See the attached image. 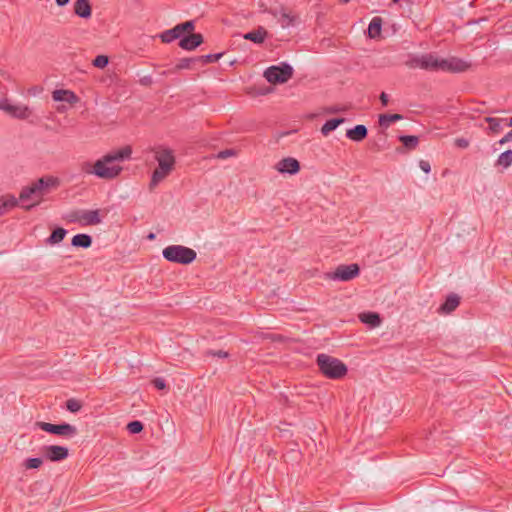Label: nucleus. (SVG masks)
Here are the masks:
<instances>
[{
  "instance_id": "14",
  "label": "nucleus",
  "mask_w": 512,
  "mask_h": 512,
  "mask_svg": "<svg viewBox=\"0 0 512 512\" xmlns=\"http://www.w3.org/2000/svg\"><path fill=\"white\" fill-rule=\"evenodd\" d=\"M204 42V37L200 33H194L193 31L190 33H186L180 39L178 45L180 48L192 51L199 47Z\"/></svg>"
},
{
  "instance_id": "55",
  "label": "nucleus",
  "mask_w": 512,
  "mask_h": 512,
  "mask_svg": "<svg viewBox=\"0 0 512 512\" xmlns=\"http://www.w3.org/2000/svg\"><path fill=\"white\" fill-rule=\"evenodd\" d=\"M400 1H401V0H392V2H393L394 4H397V3H399Z\"/></svg>"
},
{
  "instance_id": "16",
  "label": "nucleus",
  "mask_w": 512,
  "mask_h": 512,
  "mask_svg": "<svg viewBox=\"0 0 512 512\" xmlns=\"http://www.w3.org/2000/svg\"><path fill=\"white\" fill-rule=\"evenodd\" d=\"M270 13L274 17L278 18V22L280 23L282 28L294 26L298 20V17L296 15L287 12L284 8H281L279 11H271Z\"/></svg>"
},
{
  "instance_id": "29",
  "label": "nucleus",
  "mask_w": 512,
  "mask_h": 512,
  "mask_svg": "<svg viewBox=\"0 0 512 512\" xmlns=\"http://www.w3.org/2000/svg\"><path fill=\"white\" fill-rule=\"evenodd\" d=\"M345 122V118H333L327 120L321 127V133L327 136L330 132L334 131L340 124Z\"/></svg>"
},
{
  "instance_id": "26",
  "label": "nucleus",
  "mask_w": 512,
  "mask_h": 512,
  "mask_svg": "<svg viewBox=\"0 0 512 512\" xmlns=\"http://www.w3.org/2000/svg\"><path fill=\"white\" fill-rule=\"evenodd\" d=\"M505 118L486 117L485 122L488 123L487 134L495 135L502 131V122H505Z\"/></svg>"
},
{
  "instance_id": "50",
  "label": "nucleus",
  "mask_w": 512,
  "mask_h": 512,
  "mask_svg": "<svg viewBox=\"0 0 512 512\" xmlns=\"http://www.w3.org/2000/svg\"><path fill=\"white\" fill-rule=\"evenodd\" d=\"M142 83H151V80L144 79V80H142Z\"/></svg>"
},
{
  "instance_id": "6",
  "label": "nucleus",
  "mask_w": 512,
  "mask_h": 512,
  "mask_svg": "<svg viewBox=\"0 0 512 512\" xmlns=\"http://www.w3.org/2000/svg\"><path fill=\"white\" fill-rule=\"evenodd\" d=\"M405 65L411 69L420 68L427 71H442V58L432 53L411 56Z\"/></svg>"
},
{
  "instance_id": "54",
  "label": "nucleus",
  "mask_w": 512,
  "mask_h": 512,
  "mask_svg": "<svg viewBox=\"0 0 512 512\" xmlns=\"http://www.w3.org/2000/svg\"><path fill=\"white\" fill-rule=\"evenodd\" d=\"M149 239H153L154 238V234L151 233L149 236H148Z\"/></svg>"
},
{
  "instance_id": "52",
  "label": "nucleus",
  "mask_w": 512,
  "mask_h": 512,
  "mask_svg": "<svg viewBox=\"0 0 512 512\" xmlns=\"http://www.w3.org/2000/svg\"><path fill=\"white\" fill-rule=\"evenodd\" d=\"M142 83H151V80L144 79V80H142Z\"/></svg>"
},
{
  "instance_id": "33",
  "label": "nucleus",
  "mask_w": 512,
  "mask_h": 512,
  "mask_svg": "<svg viewBox=\"0 0 512 512\" xmlns=\"http://www.w3.org/2000/svg\"><path fill=\"white\" fill-rule=\"evenodd\" d=\"M196 62H198L197 57L182 58L178 61V63L171 70H169V72L175 73L179 70L190 69L191 65Z\"/></svg>"
},
{
  "instance_id": "47",
  "label": "nucleus",
  "mask_w": 512,
  "mask_h": 512,
  "mask_svg": "<svg viewBox=\"0 0 512 512\" xmlns=\"http://www.w3.org/2000/svg\"><path fill=\"white\" fill-rule=\"evenodd\" d=\"M56 4L60 7H63L69 3L70 0H55Z\"/></svg>"
},
{
  "instance_id": "24",
  "label": "nucleus",
  "mask_w": 512,
  "mask_h": 512,
  "mask_svg": "<svg viewBox=\"0 0 512 512\" xmlns=\"http://www.w3.org/2000/svg\"><path fill=\"white\" fill-rule=\"evenodd\" d=\"M358 318L370 328L378 327L381 324V317L376 312H363L358 315Z\"/></svg>"
},
{
  "instance_id": "21",
  "label": "nucleus",
  "mask_w": 512,
  "mask_h": 512,
  "mask_svg": "<svg viewBox=\"0 0 512 512\" xmlns=\"http://www.w3.org/2000/svg\"><path fill=\"white\" fill-rule=\"evenodd\" d=\"M101 223L99 210H82L80 224L83 226L98 225Z\"/></svg>"
},
{
  "instance_id": "23",
  "label": "nucleus",
  "mask_w": 512,
  "mask_h": 512,
  "mask_svg": "<svg viewBox=\"0 0 512 512\" xmlns=\"http://www.w3.org/2000/svg\"><path fill=\"white\" fill-rule=\"evenodd\" d=\"M52 98L54 101H64L70 104H74L78 100V97L74 92L64 89H57L53 91Z\"/></svg>"
},
{
  "instance_id": "40",
  "label": "nucleus",
  "mask_w": 512,
  "mask_h": 512,
  "mask_svg": "<svg viewBox=\"0 0 512 512\" xmlns=\"http://www.w3.org/2000/svg\"><path fill=\"white\" fill-rule=\"evenodd\" d=\"M235 155H236V151L234 149H225V150L220 151L216 157L218 159H227V158L235 156Z\"/></svg>"
},
{
  "instance_id": "13",
  "label": "nucleus",
  "mask_w": 512,
  "mask_h": 512,
  "mask_svg": "<svg viewBox=\"0 0 512 512\" xmlns=\"http://www.w3.org/2000/svg\"><path fill=\"white\" fill-rule=\"evenodd\" d=\"M42 452L44 457L52 462L62 461L69 455L68 449L59 445L44 446Z\"/></svg>"
},
{
  "instance_id": "44",
  "label": "nucleus",
  "mask_w": 512,
  "mask_h": 512,
  "mask_svg": "<svg viewBox=\"0 0 512 512\" xmlns=\"http://www.w3.org/2000/svg\"><path fill=\"white\" fill-rule=\"evenodd\" d=\"M419 167L425 173H429L431 171V166H430V163L428 161L421 160L419 162Z\"/></svg>"
},
{
  "instance_id": "4",
  "label": "nucleus",
  "mask_w": 512,
  "mask_h": 512,
  "mask_svg": "<svg viewBox=\"0 0 512 512\" xmlns=\"http://www.w3.org/2000/svg\"><path fill=\"white\" fill-rule=\"evenodd\" d=\"M316 363L319 371L329 379H341L348 372L344 362L324 353L317 356Z\"/></svg>"
},
{
  "instance_id": "11",
  "label": "nucleus",
  "mask_w": 512,
  "mask_h": 512,
  "mask_svg": "<svg viewBox=\"0 0 512 512\" xmlns=\"http://www.w3.org/2000/svg\"><path fill=\"white\" fill-rule=\"evenodd\" d=\"M0 109L11 117L20 120H26L32 115V111L27 105L12 104L7 98L0 100Z\"/></svg>"
},
{
  "instance_id": "41",
  "label": "nucleus",
  "mask_w": 512,
  "mask_h": 512,
  "mask_svg": "<svg viewBox=\"0 0 512 512\" xmlns=\"http://www.w3.org/2000/svg\"><path fill=\"white\" fill-rule=\"evenodd\" d=\"M206 355L213 356V357H219V358H227L229 354H228V352L223 351V350H218V351L209 350L206 352Z\"/></svg>"
},
{
  "instance_id": "5",
  "label": "nucleus",
  "mask_w": 512,
  "mask_h": 512,
  "mask_svg": "<svg viewBox=\"0 0 512 512\" xmlns=\"http://www.w3.org/2000/svg\"><path fill=\"white\" fill-rule=\"evenodd\" d=\"M162 255L167 261L182 265L192 263L197 257L195 250L182 245L167 246L163 249Z\"/></svg>"
},
{
  "instance_id": "46",
  "label": "nucleus",
  "mask_w": 512,
  "mask_h": 512,
  "mask_svg": "<svg viewBox=\"0 0 512 512\" xmlns=\"http://www.w3.org/2000/svg\"><path fill=\"white\" fill-rule=\"evenodd\" d=\"M380 101H381L383 106H387L388 105L389 99H388V95L385 92H382L380 94Z\"/></svg>"
},
{
  "instance_id": "1",
  "label": "nucleus",
  "mask_w": 512,
  "mask_h": 512,
  "mask_svg": "<svg viewBox=\"0 0 512 512\" xmlns=\"http://www.w3.org/2000/svg\"><path fill=\"white\" fill-rule=\"evenodd\" d=\"M132 154L130 146H125L116 151L107 153L102 158L98 159L94 164L84 162L82 164V171L86 174H93L98 178L111 180L116 178L122 171V167L114 165V162H122L129 159Z\"/></svg>"
},
{
  "instance_id": "7",
  "label": "nucleus",
  "mask_w": 512,
  "mask_h": 512,
  "mask_svg": "<svg viewBox=\"0 0 512 512\" xmlns=\"http://www.w3.org/2000/svg\"><path fill=\"white\" fill-rule=\"evenodd\" d=\"M293 76V68L287 64L273 65L264 72V77L271 84L286 83Z\"/></svg>"
},
{
  "instance_id": "2",
  "label": "nucleus",
  "mask_w": 512,
  "mask_h": 512,
  "mask_svg": "<svg viewBox=\"0 0 512 512\" xmlns=\"http://www.w3.org/2000/svg\"><path fill=\"white\" fill-rule=\"evenodd\" d=\"M59 186L60 180L58 177L43 176L21 189L18 202H21V207L24 210L30 211L41 203L46 194Z\"/></svg>"
},
{
  "instance_id": "32",
  "label": "nucleus",
  "mask_w": 512,
  "mask_h": 512,
  "mask_svg": "<svg viewBox=\"0 0 512 512\" xmlns=\"http://www.w3.org/2000/svg\"><path fill=\"white\" fill-rule=\"evenodd\" d=\"M512 165V150L501 153L495 162V166L507 169Z\"/></svg>"
},
{
  "instance_id": "8",
  "label": "nucleus",
  "mask_w": 512,
  "mask_h": 512,
  "mask_svg": "<svg viewBox=\"0 0 512 512\" xmlns=\"http://www.w3.org/2000/svg\"><path fill=\"white\" fill-rule=\"evenodd\" d=\"M195 29V23L193 20L185 21L182 23L177 24L171 29L163 31L159 38L163 43H171L176 39H181L182 36L186 33H190L194 31Z\"/></svg>"
},
{
  "instance_id": "17",
  "label": "nucleus",
  "mask_w": 512,
  "mask_h": 512,
  "mask_svg": "<svg viewBox=\"0 0 512 512\" xmlns=\"http://www.w3.org/2000/svg\"><path fill=\"white\" fill-rule=\"evenodd\" d=\"M460 296L456 293L447 295L444 303L438 308L439 314H449L453 312L460 304Z\"/></svg>"
},
{
  "instance_id": "19",
  "label": "nucleus",
  "mask_w": 512,
  "mask_h": 512,
  "mask_svg": "<svg viewBox=\"0 0 512 512\" xmlns=\"http://www.w3.org/2000/svg\"><path fill=\"white\" fill-rule=\"evenodd\" d=\"M268 36V31L263 26L243 34L245 40H249L255 44H262Z\"/></svg>"
},
{
  "instance_id": "15",
  "label": "nucleus",
  "mask_w": 512,
  "mask_h": 512,
  "mask_svg": "<svg viewBox=\"0 0 512 512\" xmlns=\"http://www.w3.org/2000/svg\"><path fill=\"white\" fill-rule=\"evenodd\" d=\"M275 169L282 174L294 175L300 171V163L293 157H286L276 164Z\"/></svg>"
},
{
  "instance_id": "22",
  "label": "nucleus",
  "mask_w": 512,
  "mask_h": 512,
  "mask_svg": "<svg viewBox=\"0 0 512 512\" xmlns=\"http://www.w3.org/2000/svg\"><path fill=\"white\" fill-rule=\"evenodd\" d=\"M368 135V130L365 125L358 124L355 127L346 131V137L352 141L360 142Z\"/></svg>"
},
{
  "instance_id": "36",
  "label": "nucleus",
  "mask_w": 512,
  "mask_h": 512,
  "mask_svg": "<svg viewBox=\"0 0 512 512\" xmlns=\"http://www.w3.org/2000/svg\"><path fill=\"white\" fill-rule=\"evenodd\" d=\"M143 428H144L143 423L138 420L131 421L127 424V430L131 434H138L143 430Z\"/></svg>"
},
{
  "instance_id": "37",
  "label": "nucleus",
  "mask_w": 512,
  "mask_h": 512,
  "mask_svg": "<svg viewBox=\"0 0 512 512\" xmlns=\"http://www.w3.org/2000/svg\"><path fill=\"white\" fill-rule=\"evenodd\" d=\"M109 63V59L106 55H98L94 58L92 61L93 66L103 69L105 68Z\"/></svg>"
},
{
  "instance_id": "12",
  "label": "nucleus",
  "mask_w": 512,
  "mask_h": 512,
  "mask_svg": "<svg viewBox=\"0 0 512 512\" xmlns=\"http://www.w3.org/2000/svg\"><path fill=\"white\" fill-rule=\"evenodd\" d=\"M470 63L457 57L442 59V71L450 73H460L470 68Z\"/></svg>"
},
{
  "instance_id": "25",
  "label": "nucleus",
  "mask_w": 512,
  "mask_h": 512,
  "mask_svg": "<svg viewBox=\"0 0 512 512\" xmlns=\"http://www.w3.org/2000/svg\"><path fill=\"white\" fill-rule=\"evenodd\" d=\"M18 199L11 194H6L0 198V216L4 215L10 209L18 206Z\"/></svg>"
},
{
  "instance_id": "53",
  "label": "nucleus",
  "mask_w": 512,
  "mask_h": 512,
  "mask_svg": "<svg viewBox=\"0 0 512 512\" xmlns=\"http://www.w3.org/2000/svg\"><path fill=\"white\" fill-rule=\"evenodd\" d=\"M340 1H341V3H343V4H346V3H348V2H349V0H340Z\"/></svg>"
},
{
  "instance_id": "38",
  "label": "nucleus",
  "mask_w": 512,
  "mask_h": 512,
  "mask_svg": "<svg viewBox=\"0 0 512 512\" xmlns=\"http://www.w3.org/2000/svg\"><path fill=\"white\" fill-rule=\"evenodd\" d=\"M43 464V460L41 458H28L24 462V466L26 469H37Z\"/></svg>"
},
{
  "instance_id": "49",
  "label": "nucleus",
  "mask_w": 512,
  "mask_h": 512,
  "mask_svg": "<svg viewBox=\"0 0 512 512\" xmlns=\"http://www.w3.org/2000/svg\"><path fill=\"white\" fill-rule=\"evenodd\" d=\"M505 123H506V125L512 127V117L509 119H506Z\"/></svg>"
},
{
  "instance_id": "43",
  "label": "nucleus",
  "mask_w": 512,
  "mask_h": 512,
  "mask_svg": "<svg viewBox=\"0 0 512 512\" xmlns=\"http://www.w3.org/2000/svg\"><path fill=\"white\" fill-rule=\"evenodd\" d=\"M512 141V129L507 132L499 141H498V144L499 145H504L508 142H511Z\"/></svg>"
},
{
  "instance_id": "9",
  "label": "nucleus",
  "mask_w": 512,
  "mask_h": 512,
  "mask_svg": "<svg viewBox=\"0 0 512 512\" xmlns=\"http://www.w3.org/2000/svg\"><path fill=\"white\" fill-rule=\"evenodd\" d=\"M360 273V267L357 263L341 264L333 272L325 274L326 279L349 281L357 277Z\"/></svg>"
},
{
  "instance_id": "27",
  "label": "nucleus",
  "mask_w": 512,
  "mask_h": 512,
  "mask_svg": "<svg viewBox=\"0 0 512 512\" xmlns=\"http://www.w3.org/2000/svg\"><path fill=\"white\" fill-rule=\"evenodd\" d=\"M382 29V19L381 17L372 18L369 26H368V36L371 39H376L380 37Z\"/></svg>"
},
{
  "instance_id": "34",
  "label": "nucleus",
  "mask_w": 512,
  "mask_h": 512,
  "mask_svg": "<svg viewBox=\"0 0 512 512\" xmlns=\"http://www.w3.org/2000/svg\"><path fill=\"white\" fill-rule=\"evenodd\" d=\"M224 55L223 52L216 53V54H207L203 56H197V61L202 63L203 65L215 63L217 62L222 56Z\"/></svg>"
},
{
  "instance_id": "42",
  "label": "nucleus",
  "mask_w": 512,
  "mask_h": 512,
  "mask_svg": "<svg viewBox=\"0 0 512 512\" xmlns=\"http://www.w3.org/2000/svg\"><path fill=\"white\" fill-rule=\"evenodd\" d=\"M152 384L154 385V387L158 390H163L166 388V382L164 379L162 378H155L152 380Z\"/></svg>"
},
{
  "instance_id": "45",
  "label": "nucleus",
  "mask_w": 512,
  "mask_h": 512,
  "mask_svg": "<svg viewBox=\"0 0 512 512\" xmlns=\"http://www.w3.org/2000/svg\"><path fill=\"white\" fill-rule=\"evenodd\" d=\"M457 147L459 148H467L469 146V141L465 138H458L455 141Z\"/></svg>"
},
{
  "instance_id": "30",
  "label": "nucleus",
  "mask_w": 512,
  "mask_h": 512,
  "mask_svg": "<svg viewBox=\"0 0 512 512\" xmlns=\"http://www.w3.org/2000/svg\"><path fill=\"white\" fill-rule=\"evenodd\" d=\"M403 119L401 114H381L379 115L378 123L382 128H388L391 123Z\"/></svg>"
},
{
  "instance_id": "18",
  "label": "nucleus",
  "mask_w": 512,
  "mask_h": 512,
  "mask_svg": "<svg viewBox=\"0 0 512 512\" xmlns=\"http://www.w3.org/2000/svg\"><path fill=\"white\" fill-rule=\"evenodd\" d=\"M398 139L402 143V146L396 149L399 153L415 150L419 144V137L414 135H401Z\"/></svg>"
},
{
  "instance_id": "35",
  "label": "nucleus",
  "mask_w": 512,
  "mask_h": 512,
  "mask_svg": "<svg viewBox=\"0 0 512 512\" xmlns=\"http://www.w3.org/2000/svg\"><path fill=\"white\" fill-rule=\"evenodd\" d=\"M66 408L67 410H69L70 412L72 413H76L78 411L81 410L82 408V403L81 401L75 399V398H70L66 401Z\"/></svg>"
},
{
  "instance_id": "48",
  "label": "nucleus",
  "mask_w": 512,
  "mask_h": 512,
  "mask_svg": "<svg viewBox=\"0 0 512 512\" xmlns=\"http://www.w3.org/2000/svg\"><path fill=\"white\" fill-rule=\"evenodd\" d=\"M339 111H340V109L336 108V107H331V108L328 109L329 113H336V112H339Z\"/></svg>"
},
{
  "instance_id": "51",
  "label": "nucleus",
  "mask_w": 512,
  "mask_h": 512,
  "mask_svg": "<svg viewBox=\"0 0 512 512\" xmlns=\"http://www.w3.org/2000/svg\"><path fill=\"white\" fill-rule=\"evenodd\" d=\"M142 83H151V80L144 79V80H142Z\"/></svg>"
},
{
  "instance_id": "39",
  "label": "nucleus",
  "mask_w": 512,
  "mask_h": 512,
  "mask_svg": "<svg viewBox=\"0 0 512 512\" xmlns=\"http://www.w3.org/2000/svg\"><path fill=\"white\" fill-rule=\"evenodd\" d=\"M82 215V210H73L69 212L66 216L67 221L71 223H80V216Z\"/></svg>"
},
{
  "instance_id": "28",
  "label": "nucleus",
  "mask_w": 512,
  "mask_h": 512,
  "mask_svg": "<svg viewBox=\"0 0 512 512\" xmlns=\"http://www.w3.org/2000/svg\"><path fill=\"white\" fill-rule=\"evenodd\" d=\"M72 246L89 248L92 245V237L88 234H76L71 241Z\"/></svg>"
},
{
  "instance_id": "10",
  "label": "nucleus",
  "mask_w": 512,
  "mask_h": 512,
  "mask_svg": "<svg viewBox=\"0 0 512 512\" xmlns=\"http://www.w3.org/2000/svg\"><path fill=\"white\" fill-rule=\"evenodd\" d=\"M37 426L47 433L65 438H72L78 432L77 428L69 423L52 424L48 422H37Z\"/></svg>"
},
{
  "instance_id": "31",
  "label": "nucleus",
  "mask_w": 512,
  "mask_h": 512,
  "mask_svg": "<svg viewBox=\"0 0 512 512\" xmlns=\"http://www.w3.org/2000/svg\"><path fill=\"white\" fill-rule=\"evenodd\" d=\"M66 234L67 231L64 228L58 227L52 231L50 236L46 239V243L49 245L58 244L64 239Z\"/></svg>"
},
{
  "instance_id": "20",
  "label": "nucleus",
  "mask_w": 512,
  "mask_h": 512,
  "mask_svg": "<svg viewBox=\"0 0 512 512\" xmlns=\"http://www.w3.org/2000/svg\"><path fill=\"white\" fill-rule=\"evenodd\" d=\"M74 13L83 19H89L92 15L90 0H76L74 3Z\"/></svg>"
},
{
  "instance_id": "3",
  "label": "nucleus",
  "mask_w": 512,
  "mask_h": 512,
  "mask_svg": "<svg viewBox=\"0 0 512 512\" xmlns=\"http://www.w3.org/2000/svg\"><path fill=\"white\" fill-rule=\"evenodd\" d=\"M155 159L158 162L149 183L150 190H153L161 181H163L174 169L175 157L173 151L169 148L159 147L155 150Z\"/></svg>"
}]
</instances>
